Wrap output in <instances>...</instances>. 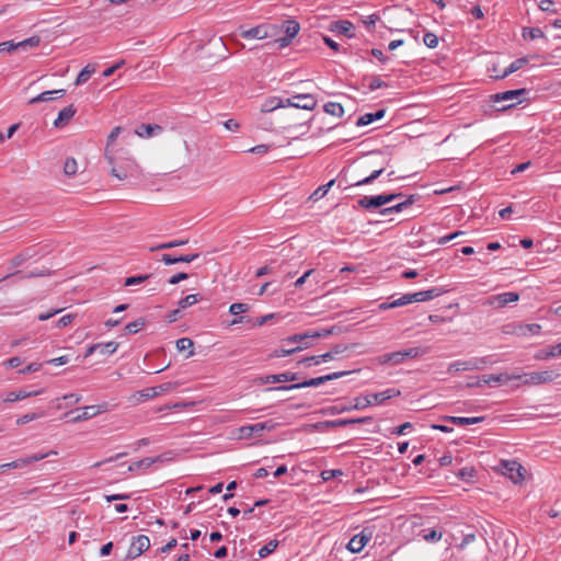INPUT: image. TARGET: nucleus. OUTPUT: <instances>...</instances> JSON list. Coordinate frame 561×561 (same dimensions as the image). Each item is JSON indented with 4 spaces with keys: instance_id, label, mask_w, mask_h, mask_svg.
<instances>
[{
    "instance_id": "1",
    "label": "nucleus",
    "mask_w": 561,
    "mask_h": 561,
    "mask_svg": "<svg viewBox=\"0 0 561 561\" xmlns=\"http://www.w3.org/2000/svg\"><path fill=\"white\" fill-rule=\"evenodd\" d=\"M525 94H527V90L525 88L507 90L490 95V102L495 111L504 112L519 104L522 102L520 96Z\"/></svg>"
},
{
    "instance_id": "2",
    "label": "nucleus",
    "mask_w": 561,
    "mask_h": 561,
    "mask_svg": "<svg viewBox=\"0 0 561 561\" xmlns=\"http://www.w3.org/2000/svg\"><path fill=\"white\" fill-rule=\"evenodd\" d=\"M353 370H342V371H335L328 375H323L320 377L311 378L301 382L291 383L288 386H276V387H270L266 389V391H288L294 389H301L307 387H318L321 386L328 381H332L339 378H342L344 376H347L352 374Z\"/></svg>"
},
{
    "instance_id": "3",
    "label": "nucleus",
    "mask_w": 561,
    "mask_h": 561,
    "mask_svg": "<svg viewBox=\"0 0 561 561\" xmlns=\"http://www.w3.org/2000/svg\"><path fill=\"white\" fill-rule=\"evenodd\" d=\"M399 197H402V193H388L374 196H363L357 201V207L367 210H374L398 199Z\"/></svg>"
},
{
    "instance_id": "4",
    "label": "nucleus",
    "mask_w": 561,
    "mask_h": 561,
    "mask_svg": "<svg viewBox=\"0 0 561 561\" xmlns=\"http://www.w3.org/2000/svg\"><path fill=\"white\" fill-rule=\"evenodd\" d=\"M374 403L375 402L370 393L363 397H356L354 399V404H334L332 407H329L327 411L332 415H336L344 412H350L352 410H364L373 405Z\"/></svg>"
},
{
    "instance_id": "5",
    "label": "nucleus",
    "mask_w": 561,
    "mask_h": 561,
    "mask_svg": "<svg viewBox=\"0 0 561 561\" xmlns=\"http://www.w3.org/2000/svg\"><path fill=\"white\" fill-rule=\"evenodd\" d=\"M332 333H333V328L307 331L301 334L290 335L287 339H285L283 341V343H285V344L302 343L301 345H305V343H308L307 340L318 339V337H327V336L331 335Z\"/></svg>"
},
{
    "instance_id": "6",
    "label": "nucleus",
    "mask_w": 561,
    "mask_h": 561,
    "mask_svg": "<svg viewBox=\"0 0 561 561\" xmlns=\"http://www.w3.org/2000/svg\"><path fill=\"white\" fill-rule=\"evenodd\" d=\"M150 547V539L145 535L134 537L125 560H134L147 551Z\"/></svg>"
},
{
    "instance_id": "7",
    "label": "nucleus",
    "mask_w": 561,
    "mask_h": 561,
    "mask_svg": "<svg viewBox=\"0 0 561 561\" xmlns=\"http://www.w3.org/2000/svg\"><path fill=\"white\" fill-rule=\"evenodd\" d=\"M317 103V99L312 94H295L286 99V105L307 111H312Z\"/></svg>"
},
{
    "instance_id": "8",
    "label": "nucleus",
    "mask_w": 561,
    "mask_h": 561,
    "mask_svg": "<svg viewBox=\"0 0 561 561\" xmlns=\"http://www.w3.org/2000/svg\"><path fill=\"white\" fill-rule=\"evenodd\" d=\"M276 423L272 420L254 423L250 425H244L240 428L242 437H259L261 436L263 431H273L276 427Z\"/></svg>"
},
{
    "instance_id": "9",
    "label": "nucleus",
    "mask_w": 561,
    "mask_h": 561,
    "mask_svg": "<svg viewBox=\"0 0 561 561\" xmlns=\"http://www.w3.org/2000/svg\"><path fill=\"white\" fill-rule=\"evenodd\" d=\"M559 376L557 370H542V371H533L529 374H525L523 377L525 385H540L546 382H551Z\"/></svg>"
},
{
    "instance_id": "10",
    "label": "nucleus",
    "mask_w": 561,
    "mask_h": 561,
    "mask_svg": "<svg viewBox=\"0 0 561 561\" xmlns=\"http://www.w3.org/2000/svg\"><path fill=\"white\" fill-rule=\"evenodd\" d=\"M282 30L285 33V36H282L276 39V43H278L279 47H286L290 44L293 38L298 34L300 30V25L295 20H286L282 24Z\"/></svg>"
},
{
    "instance_id": "11",
    "label": "nucleus",
    "mask_w": 561,
    "mask_h": 561,
    "mask_svg": "<svg viewBox=\"0 0 561 561\" xmlns=\"http://www.w3.org/2000/svg\"><path fill=\"white\" fill-rule=\"evenodd\" d=\"M345 350H346V346L335 345L330 352H327L321 355H313V356L305 357L299 363L305 364L307 366L319 365L323 362L333 359L335 355L344 352Z\"/></svg>"
},
{
    "instance_id": "12",
    "label": "nucleus",
    "mask_w": 561,
    "mask_h": 561,
    "mask_svg": "<svg viewBox=\"0 0 561 561\" xmlns=\"http://www.w3.org/2000/svg\"><path fill=\"white\" fill-rule=\"evenodd\" d=\"M370 539L371 531L367 533V529H364L362 533L352 537L347 543V549L353 553H358L364 549Z\"/></svg>"
},
{
    "instance_id": "13",
    "label": "nucleus",
    "mask_w": 561,
    "mask_h": 561,
    "mask_svg": "<svg viewBox=\"0 0 561 561\" xmlns=\"http://www.w3.org/2000/svg\"><path fill=\"white\" fill-rule=\"evenodd\" d=\"M503 473L508 477L514 483H518L523 480L524 476L522 471L524 468L517 461H503L502 463Z\"/></svg>"
},
{
    "instance_id": "14",
    "label": "nucleus",
    "mask_w": 561,
    "mask_h": 561,
    "mask_svg": "<svg viewBox=\"0 0 561 561\" xmlns=\"http://www.w3.org/2000/svg\"><path fill=\"white\" fill-rule=\"evenodd\" d=\"M519 299V295L515 291H506L490 297V305L494 308H503L511 302H515Z\"/></svg>"
},
{
    "instance_id": "15",
    "label": "nucleus",
    "mask_w": 561,
    "mask_h": 561,
    "mask_svg": "<svg viewBox=\"0 0 561 561\" xmlns=\"http://www.w3.org/2000/svg\"><path fill=\"white\" fill-rule=\"evenodd\" d=\"M373 422L371 416H363V417H356V419H339V420H332V421H325L323 423H320V425L325 427H345L353 424H363V423H370Z\"/></svg>"
},
{
    "instance_id": "16",
    "label": "nucleus",
    "mask_w": 561,
    "mask_h": 561,
    "mask_svg": "<svg viewBox=\"0 0 561 561\" xmlns=\"http://www.w3.org/2000/svg\"><path fill=\"white\" fill-rule=\"evenodd\" d=\"M330 30L347 38L355 37V26L351 21L337 20L331 23Z\"/></svg>"
},
{
    "instance_id": "17",
    "label": "nucleus",
    "mask_w": 561,
    "mask_h": 561,
    "mask_svg": "<svg viewBox=\"0 0 561 561\" xmlns=\"http://www.w3.org/2000/svg\"><path fill=\"white\" fill-rule=\"evenodd\" d=\"M298 380V375L291 371H285L282 374L266 375L260 378V382L263 385L276 383V382H291Z\"/></svg>"
},
{
    "instance_id": "18",
    "label": "nucleus",
    "mask_w": 561,
    "mask_h": 561,
    "mask_svg": "<svg viewBox=\"0 0 561 561\" xmlns=\"http://www.w3.org/2000/svg\"><path fill=\"white\" fill-rule=\"evenodd\" d=\"M43 391H44L43 389H37V390H27L26 388L19 389L16 391H10L9 393H7L3 401L7 403H13V402L26 399V398L39 396L43 393Z\"/></svg>"
},
{
    "instance_id": "19",
    "label": "nucleus",
    "mask_w": 561,
    "mask_h": 561,
    "mask_svg": "<svg viewBox=\"0 0 561 561\" xmlns=\"http://www.w3.org/2000/svg\"><path fill=\"white\" fill-rule=\"evenodd\" d=\"M444 293H445V290L443 288L433 287L427 290L412 293L410 295H411L412 302H423V301H428L434 298H437V297L442 296Z\"/></svg>"
},
{
    "instance_id": "20",
    "label": "nucleus",
    "mask_w": 561,
    "mask_h": 561,
    "mask_svg": "<svg viewBox=\"0 0 561 561\" xmlns=\"http://www.w3.org/2000/svg\"><path fill=\"white\" fill-rule=\"evenodd\" d=\"M512 379H522V376H510L508 374H491V375H483L482 381L484 385L489 386H499L502 383H506Z\"/></svg>"
},
{
    "instance_id": "21",
    "label": "nucleus",
    "mask_w": 561,
    "mask_h": 561,
    "mask_svg": "<svg viewBox=\"0 0 561 561\" xmlns=\"http://www.w3.org/2000/svg\"><path fill=\"white\" fill-rule=\"evenodd\" d=\"M162 126L158 124H140L135 133L141 138H150L162 133Z\"/></svg>"
},
{
    "instance_id": "22",
    "label": "nucleus",
    "mask_w": 561,
    "mask_h": 561,
    "mask_svg": "<svg viewBox=\"0 0 561 561\" xmlns=\"http://www.w3.org/2000/svg\"><path fill=\"white\" fill-rule=\"evenodd\" d=\"M540 330L541 327L539 324L530 323L515 325L511 332L517 336H533L538 334Z\"/></svg>"
},
{
    "instance_id": "23",
    "label": "nucleus",
    "mask_w": 561,
    "mask_h": 561,
    "mask_svg": "<svg viewBox=\"0 0 561 561\" xmlns=\"http://www.w3.org/2000/svg\"><path fill=\"white\" fill-rule=\"evenodd\" d=\"M76 112H77V110L72 104L64 107L58 113L57 118L54 121V126L56 128H60V127L65 126L75 116Z\"/></svg>"
},
{
    "instance_id": "24",
    "label": "nucleus",
    "mask_w": 561,
    "mask_h": 561,
    "mask_svg": "<svg viewBox=\"0 0 561 561\" xmlns=\"http://www.w3.org/2000/svg\"><path fill=\"white\" fill-rule=\"evenodd\" d=\"M240 36L243 38H266L268 36L267 26L262 24L249 30H241Z\"/></svg>"
},
{
    "instance_id": "25",
    "label": "nucleus",
    "mask_w": 561,
    "mask_h": 561,
    "mask_svg": "<svg viewBox=\"0 0 561 561\" xmlns=\"http://www.w3.org/2000/svg\"><path fill=\"white\" fill-rule=\"evenodd\" d=\"M401 396V391L396 388H389L381 392L371 393L375 404H383L387 400Z\"/></svg>"
},
{
    "instance_id": "26",
    "label": "nucleus",
    "mask_w": 561,
    "mask_h": 561,
    "mask_svg": "<svg viewBox=\"0 0 561 561\" xmlns=\"http://www.w3.org/2000/svg\"><path fill=\"white\" fill-rule=\"evenodd\" d=\"M385 114H386L385 108H380V110L376 111L375 113H366L358 117V119L356 122V126H358V127L367 126V125L374 123L375 121L381 119L385 116Z\"/></svg>"
},
{
    "instance_id": "27",
    "label": "nucleus",
    "mask_w": 561,
    "mask_h": 561,
    "mask_svg": "<svg viewBox=\"0 0 561 561\" xmlns=\"http://www.w3.org/2000/svg\"><path fill=\"white\" fill-rule=\"evenodd\" d=\"M161 457H147L138 461H134L128 466V471L135 472L150 468L154 462L160 461Z\"/></svg>"
},
{
    "instance_id": "28",
    "label": "nucleus",
    "mask_w": 561,
    "mask_h": 561,
    "mask_svg": "<svg viewBox=\"0 0 561 561\" xmlns=\"http://www.w3.org/2000/svg\"><path fill=\"white\" fill-rule=\"evenodd\" d=\"M484 419H485L484 416H472V417L445 416L444 417L445 421L450 422L456 425H459V426L478 424V423L482 422Z\"/></svg>"
},
{
    "instance_id": "29",
    "label": "nucleus",
    "mask_w": 561,
    "mask_h": 561,
    "mask_svg": "<svg viewBox=\"0 0 561 561\" xmlns=\"http://www.w3.org/2000/svg\"><path fill=\"white\" fill-rule=\"evenodd\" d=\"M286 106H287L286 105V99H282V98H278V96H273V98L267 99L263 103L262 112L268 113V112H273L276 108L286 107Z\"/></svg>"
},
{
    "instance_id": "30",
    "label": "nucleus",
    "mask_w": 561,
    "mask_h": 561,
    "mask_svg": "<svg viewBox=\"0 0 561 561\" xmlns=\"http://www.w3.org/2000/svg\"><path fill=\"white\" fill-rule=\"evenodd\" d=\"M476 363L469 362V360H456L449 364L448 366V373H459V371H466V370H474L476 369Z\"/></svg>"
},
{
    "instance_id": "31",
    "label": "nucleus",
    "mask_w": 561,
    "mask_h": 561,
    "mask_svg": "<svg viewBox=\"0 0 561 561\" xmlns=\"http://www.w3.org/2000/svg\"><path fill=\"white\" fill-rule=\"evenodd\" d=\"M81 410H82V412L73 417L75 422H81V421L89 420L102 412L100 405L84 407Z\"/></svg>"
},
{
    "instance_id": "32",
    "label": "nucleus",
    "mask_w": 561,
    "mask_h": 561,
    "mask_svg": "<svg viewBox=\"0 0 561 561\" xmlns=\"http://www.w3.org/2000/svg\"><path fill=\"white\" fill-rule=\"evenodd\" d=\"M527 62H528V59L525 57L517 58L513 62H511L508 65V67H506L504 69L502 75L497 76L496 78L504 79V78L508 77L510 75L514 73L515 71L519 70L520 68H523Z\"/></svg>"
},
{
    "instance_id": "33",
    "label": "nucleus",
    "mask_w": 561,
    "mask_h": 561,
    "mask_svg": "<svg viewBox=\"0 0 561 561\" xmlns=\"http://www.w3.org/2000/svg\"><path fill=\"white\" fill-rule=\"evenodd\" d=\"M54 94H59V98H62L66 94V90L60 89V90H53V91H44L41 94H38L37 96L31 99L30 103L35 104L38 102L51 101L55 99Z\"/></svg>"
},
{
    "instance_id": "34",
    "label": "nucleus",
    "mask_w": 561,
    "mask_h": 561,
    "mask_svg": "<svg viewBox=\"0 0 561 561\" xmlns=\"http://www.w3.org/2000/svg\"><path fill=\"white\" fill-rule=\"evenodd\" d=\"M385 169H386V165H379V168L373 170L368 176L352 183L351 186H362V185H367V184L373 183L376 179H378L383 173Z\"/></svg>"
},
{
    "instance_id": "35",
    "label": "nucleus",
    "mask_w": 561,
    "mask_h": 561,
    "mask_svg": "<svg viewBox=\"0 0 561 561\" xmlns=\"http://www.w3.org/2000/svg\"><path fill=\"white\" fill-rule=\"evenodd\" d=\"M121 131H122V127L116 126L111 130L110 135L107 136L106 148H105V159L107 160V162L110 164H113V157L110 154V147L115 142V140L118 137V135L121 134Z\"/></svg>"
},
{
    "instance_id": "36",
    "label": "nucleus",
    "mask_w": 561,
    "mask_h": 561,
    "mask_svg": "<svg viewBox=\"0 0 561 561\" xmlns=\"http://www.w3.org/2000/svg\"><path fill=\"white\" fill-rule=\"evenodd\" d=\"M403 362H404V359H403L401 351H397V352H392V353H387V354H383V355H381L379 357V363L380 364L391 363L392 365H398V364H401Z\"/></svg>"
},
{
    "instance_id": "37",
    "label": "nucleus",
    "mask_w": 561,
    "mask_h": 561,
    "mask_svg": "<svg viewBox=\"0 0 561 561\" xmlns=\"http://www.w3.org/2000/svg\"><path fill=\"white\" fill-rule=\"evenodd\" d=\"M561 355V343H558L550 347V350H540L536 354L537 359H548Z\"/></svg>"
},
{
    "instance_id": "38",
    "label": "nucleus",
    "mask_w": 561,
    "mask_h": 561,
    "mask_svg": "<svg viewBox=\"0 0 561 561\" xmlns=\"http://www.w3.org/2000/svg\"><path fill=\"white\" fill-rule=\"evenodd\" d=\"M419 198H420V196L416 194L409 195L404 201H402L393 206H390L391 213L392 214L400 213V211L407 209L408 207L413 205Z\"/></svg>"
},
{
    "instance_id": "39",
    "label": "nucleus",
    "mask_w": 561,
    "mask_h": 561,
    "mask_svg": "<svg viewBox=\"0 0 561 561\" xmlns=\"http://www.w3.org/2000/svg\"><path fill=\"white\" fill-rule=\"evenodd\" d=\"M309 347V343H305V345H298L296 347H280V348H277L273 352L272 356L273 357H276V358H279V357H286V356H289L298 351H301L304 348H307Z\"/></svg>"
},
{
    "instance_id": "40",
    "label": "nucleus",
    "mask_w": 561,
    "mask_h": 561,
    "mask_svg": "<svg viewBox=\"0 0 561 561\" xmlns=\"http://www.w3.org/2000/svg\"><path fill=\"white\" fill-rule=\"evenodd\" d=\"M45 275H46V273L42 270H34L27 274H24L22 271H16L14 273H10V274L5 275L1 280H5L10 277H19L20 279H25V278L41 277V276H45Z\"/></svg>"
},
{
    "instance_id": "41",
    "label": "nucleus",
    "mask_w": 561,
    "mask_h": 561,
    "mask_svg": "<svg viewBox=\"0 0 561 561\" xmlns=\"http://www.w3.org/2000/svg\"><path fill=\"white\" fill-rule=\"evenodd\" d=\"M96 65L88 64L78 75L76 79V84H83L89 80V78L95 72Z\"/></svg>"
},
{
    "instance_id": "42",
    "label": "nucleus",
    "mask_w": 561,
    "mask_h": 561,
    "mask_svg": "<svg viewBox=\"0 0 561 561\" xmlns=\"http://www.w3.org/2000/svg\"><path fill=\"white\" fill-rule=\"evenodd\" d=\"M323 111L332 116L342 117L344 115L343 106L337 102H328L323 105Z\"/></svg>"
},
{
    "instance_id": "43",
    "label": "nucleus",
    "mask_w": 561,
    "mask_h": 561,
    "mask_svg": "<svg viewBox=\"0 0 561 561\" xmlns=\"http://www.w3.org/2000/svg\"><path fill=\"white\" fill-rule=\"evenodd\" d=\"M145 324L146 320L144 318H138L124 328L125 334H136L145 327Z\"/></svg>"
},
{
    "instance_id": "44",
    "label": "nucleus",
    "mask_w": 561,
    "mask_h": 561,
    "mask_svg": "<svg viewBox=\"0 0 561 561\" xmlns=\"http://www.w3.org/2000/svg\"><path fill=\"white\" fill-rule=\"evenodd\" d=\"M176 348L178 351L180 352H183V351H186V350H190V353L187 355V357H191L194 355V351L192 350L193 346H194V343L191 339L188 337H181L176 341Z\"/></svg>"
},
{
    "instance_id": "45",
    "label": "nucleus",
    "mask_w": 561,
    "mask_h": 561,
    "mask_svg": "<svg viewBox=\"0 0 561 561\" xmlns=\"http://www.w3.org/2000/svg\"><path fill=\"white\" fill-rule=\"evenodd\" d=\"M278 541L277 540H270L266 545H264L257 552L259 557L261 559H264L266 557H268L271 553H273L276 548L278 547Z\"/></svg>"
},
{
    "instance_id": "46",
    "label": "nucleus",
    "mask_w": 561,
    "mask_h": 561,
    "mask_svg": "<svg viewBox=\"0 0 561 561\" xmlns=\"http://www.w3.org/2000/svg\"><path fill=\"white\" fill-rule=\"evenodd\" d=\"M44 416H45V412L44 411L26 413V414H24V415H22V416L16 419V424L18 425H24V424H27L31 421L38 420V419H42Z\"/></svg>"
},
{
    "instance_id": "47",
    "label": "nucleus",
    "mask_w": 561,
    "mask_h": 561,
    "mask_svg": "<svg viewBox=\"0 0 561 561\" xmlns=\"http://www.w3.org/2000/svg\"><path fill=\"white\" fill-rule=\"evenodd\" d=\"M523 37H524V39H529V41H533L536 38H541V37H543V32L539 27H525L523 30Z\"/></svg>"
},
{
    "instance_id": "48",
    "label": "nucleus",
    "mask_w": 561,
    "mask_h": 561,
    "mask_svg": "<svg viewBox=\"0 0 561 561\" xmlns=\"http://www.w3.org/2000/svg\"><path fill=\"white\" fill-rule=\"evenodd\" d=\"M49 454H56L55 451H51V453H37V454H33L28 457H25V458H20V462H23V467L25 466H28L33 462H36V461H39L42 459H45L46 457L49 456Z\"/></svg>"
},
{
    "instance_id": "49",
    "label": "nucleus",
    "mask_w": 561,
    "mask_h": 561,
    "mask_svg": "<svg viewBox=\"0 0 561 561\" xmlns=\"http://www.w3.org/2000/svg\"><path fill=\"white\" fill-rule=\"evenodd\" d=\"M188 242L187 239H184V240H174V241H170V242H164V243H160L153 248H151L150 250L151 251H160V250H167V249H172V248H176V247H181V245H184Z\"/></svg>"
},
{
    "instance_id": "50",
    "label": "nucleus",
    "mask_w": 561,
    "mask_h": 561,
    "mask_svg": "<svg viewBox=\"0 0 561 561\" xmlns=\"http://www.w3.org/2000/svg\"><path fill=\"white\" fill-rule=\"evenodd\" d=\"M477 472L473 467H463L457 472V477L462 481H471Z\"/></svg>"
},
{
    "instance_id": "51",
    "label": "nucleus",
    "mask_w": 561,
    "mask_h": 561,
    "mask_svg": "<svg viewBox=\"0 0 561 561\" xmlns=\"http://www.w3.org/2000/svg\"><path fill=\"white\" fill-rule=\"evenodd\" d=\"M41 43V38L39 36H32V37H28L24 41H21L19 43H16V48H22V49H27L28 47L33 48V47H37Z\"/></svg>"
},
{
    "instance_id": "52",
    "label": "nucleus",
    "mask_w": 561,
    "mask_h": 561,
    "mask_svg": "<svg viewBox=\"0 0 561 561\" xmlns=\"http://www.w3.org/2000/svg\"><path fill=\"white\" fill-rule=\"evenodd\" d=\"M334 183H335V180H331L327 184L318 187L312 193L311 198H313L314 201L322 198L329 192V190L334 185Z\"/></svg>"
},
{
    "instance_id": "53",
    "label": "nucleus",
    "mask_w": 561,
    "mask_h": 561,
    "mask_svg": "<svg viewBox=\"0 0 561 561\" xmlns=\"http://www.w3.org/2000/svg\"><path fill=\"white\" fill-rule=\"evenodd\" d=\"M99 345L100 347L98 352H100L102 355H112L118 347V343L113 341L107 343H99Z\"/></svg>"
},
{
    "instance_id": "54",
    "label": "nucleus",
    "mask_w": 561,
    "mask_h": 561,
    "mask_svg": "<svg viewBox=\"0 0 561 561\" xmlns=\"http://www.w3.org/2000/svg\"><path fill=\"white\" fill-rule=\"evenodd\" d=\"M198 301H199L198 295L191 294V295H187L186 297L182 298L179 301V307H180V309H185L187 307H191V306L197 304Z\"/></svg>"
},
{
    "instance_id": "55",
    "label": "nucleus",
    "mask_w": 561,
    "mask_h": 561,
    "mask_svg": "<svg viewBox=\"0 0 561 561\" xmlns=\"http://www.w3.org/2000/svg\"><path fill=\"white\" fill-rule=\"evenodd\" d=\"M401 353H402L403 359L405 360L407 358H416V357L425 354V351L422 350L421 347H410L408 350H402Z\"/></svg>"
},
{
    "instance_id": "56",
    "label": "nucleus",
    "mask_w": 561,
    "mask_h": 561,
    "mask_svg": "<svg viewBox=\"0 0 561 561\" xmlns=\"http://www.w3.org/2000/svg\"><path fill=\"white\" fill-rule=\"evenodd\" d=\"M438 37L434 33L426 32L423 36V43L428 48H436L438 45Z\"/></svg>"
},
{
    "instance_id": "57",
    "label": "nucleus",
    "mask_w": 561,
    "mask_h": 561,
    "mask_svg": "<svg viewBox=\"0 0 561 561\" xmlns=\"http://www.w3.org/2000/svg\"><path fill=\"white\" fill-rule=\"evenodd\" d=\"M78 171V163L73 158H68L64 164L66 175H75Z\"/></svg>"
},
{
    "instance_id": "58",
    "label": "nucleus",
    "mask_w": 561,
    "mask_h": 561,
    "mask_svg": "<svg viewBox=\"0 0 561 561\" xmlns=\"http://www.w3.org/2000/svg\"><path fill=\"white\" fill-rule=\"evenodd\" d=\"M249 311V305L243 302H234L230 305L229 312L233 316H239L241 313H244Z\"/></svg>"
},
{
    "instance_id": "59",
    "label": "nucleus",
    "mask_w": 561,
    "mask_h": 561,
    "mask_svg": "<svg viewBox=\"0 0 561 561\" xmlns=\"http://www.w3.org/2000/svg\"><path fill=\"white\" fill-rule=\"evenodd\" d=\"M151 275H136V276H129L125 278L124 285L125 286H134L138 284H142L145 280H147Z\"/></svg>"
},
{
    "instance_id": "60",
    "label": "nucleus",
    "mask_w": 561,
    "mask_h": 561,
    "mask_svg": "<svg viewBox=\"0 0 561 561\" xmlns=\"http://www.w3.org/2000/svg\"><path fill=\"white\" fill-rule=\"evenodd\" d=\"M178 386V382L168 381L159 386H156L154 389L157 390V394L160 396L162 393L173 391Z\"/></svg>"
},
{
    "instance_id": "61",
    "label": "nucleus",
    "mask_w": 561,
    "mask_h": 561,
    "mask_svg": "<svg viewBox=\"0 0 561 561\" xmlns=\"http://www.w3.org/2000/svg\"><path fill=\"white\" fill-rule=\"evenodd\" d=\"M381 88H388V83L382 81L378 76H373L368 84L369 91H375Z\"/></svg>"
},
{
    "instance_id": "62",
    "label": "nucleus",
    "mask_w": 561,
    "mask_h": 561,
    "mask_svg": "<svg viewBox=\"0 0 561 561\" xmlns=\"http://www.w3.org/2000/svg\"><path fill=\"white\" fill-rule=\"evenodd\" d=\"M469 362H474L476 363V366H477L476 369H480V368H482L485 365H490V364L494 363V360L492 359L491 356L474 357V358L469 359Z\"/></svg>"
},
{
    "instance_id": "63",
    "label": "nucleus",
    "mask_w": 561,
    "mask_h": 561,
    "mask_svg": "<svg viewBox=\"0 0 561 561\" xmlns=\"http://www.w3.org/2000/svg\"><path fill=\"white\" fill-rule=\"evenodd\" d=\"M156 397H158V394H157V390L154 389V387H148L140 391V400H142V401L153 399Z\"/></svg>"
},
{
    "instance_id": "64",
    "label": "nucleus",
    "mask_w": 561,
    "mask_h": 561,
    "mask_svg": "<svg viewBox=\"0 0 561 561\" xmlns=\"http://www.w3.org/2000/svg\"><path fill=\"white\" fill-rule=\"evenodd\" d=\"M75 318H76V316L72 313L65 314L57 320L56 327L65 328V327L69 325L73 321Z\"/></svg>"
}]
</instances>
